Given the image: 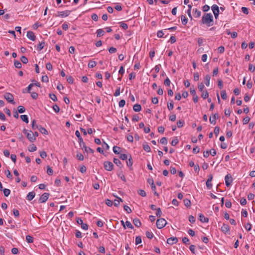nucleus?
I'll list each match as a JSON object with an SVG mask.
<instances>
[{
    "label": "nucleus",
    "mask_w": 255,
    "mask_h": 255,
    "mask_svg": "<svg viewBox=\"0 0 255 255\" xmlns=\"http://www.w3.org/2000/svg\"><path fill=\"white\" fill-rule=\"evenodd\" d=\"M71 11L70 10H65L63 11H60L58 12L59 15L61 16V17H66L68 16L70 13Z\"/></svg>",
    "instance_id": "nucleus-18"
},
{
    "label": "nucleus",
    "mask_w": 255,
    "mask_h": 255,
    "mask_svg": "<svg viewBox=\"0 0 255 255\" xmlns=\"http://www.w3.org/2000/svg\"><path fill=\"white\" fill-rule=\"evenodd\" d=\"M45 43L44 42H41V43H39V44L38 45L37 47V50L38 51H41L44 47Z\"/></svg>",
    "instance_id": "nucleus-38"
},
{
    "label": "nucleus",
    "mask_w": 255,
    "mask_h": 255,
    "mask_svg": "<svg viewBox=\"0 0 255 255\" xmlns=\"http://www.w3.org/2000/svg\"><path fill=\"white\" fill-rule=\"evenodd\" d=\"M23 132L30 142H33L36 140V138L34 137V134L32 131L30 130L28 131V130L24 129Z\"/></svg>",
    "instance_id": "nucleus-2"
},
{
    "label": "nucleus",
    "mask_w": 255,
    "mask_h": 255,
    "mask_svg": "<svg viewBox=\"0 0 255 255\" xmlns=\"http://www.w3.org/2000/svg\"><path fill=\"white\" fill-rule=\"evenodd\" d=\"M31 127L33 130L38 129L39 128V126L36 124V121L35 120H33L32 122Z\"/></svg>",
    "instance_id": "nucleus-37"
},
{
    "label": "nucleus",
    "mask_w": 255,
    "mask_h": 255,
    "mask_svg": "<svg viewBox=\"0 0 255 255\" xmlns=\"http://www.w3.org/2000/svg\"><path fill=\"white\" fill-rule=\"evenodd\" d=\"M2 191H3L4 195L6 197L8 196L10 193V190L8 189L4 188Z\"/></svg>",
    "instance_id": "nucleus-36"
},
{
    "label": "nucleus",
    "mask_w": 255,
    "mask_h": 255,
    "mask_svg": "<svg viewBox=\"0 0 255 255\" xmlns=\"http://www.w3.org/2000/svg\"><path fill=\"white\" fill-rule=\"evenodd\" d=\"M199 220L202 223H208L209 222V219L205 217L202 214H200Z\"/></svg>",
    "instance_id": "nucleus-19"
},
{
    "label": "nucleus",
    "mask_w": 255,
    "mask_h": 255,
    "mask_svg": "<svg viewBox=\"0 0 255 255\" xmlns=\"http://www.w3.org/2000/svg\"><path fill=\"white\" fill-rule=\"evenodd\" d=\"M167 224L166 221L163 218H160L156 221V227L158 229H162L165 227Z\"/></svg>",
    "instance_id": "nucleus-3"
},
{
    "label": "nucleus",
    "mask_w": 255,
    "mask_h": 255,
    "mask_svg": "<svg viewBox=\"0 0 255 255\" xmlns=\"http://www.w3.org/2000/svg\"><path fill=\"white\" fill-rule=\"evenodd\" d=\"M193 15L195 17L198 18L201 16V11L198 10L197 8L193 9Z\"/></svg>",
    "instance_id": "nucleus-20"
},
{
    "label": "nucleus",
    "mask_w": 255,
    "mask_h": 255,
    "mask_svg": "<svg viewBox=\"0 0 255 255\" xmlns=\"http://www.w3.org/2000/svg\"><path fill=\"white\" fill-rule=\"evenodd\" d=\"M133 223L134 225L137 227H139L141 225L140 220L138 219H136V218L134 219L133 220Z\"/></svg>",
    "instance_id": "nucleus-24"
},
{
    "label": "nucleus",
    "mask_w": 255,
    "mask_h": 255,
    "mask_svg": "<svg viewBox=\"0 0 255 255\" xmlns=\"http://www.w3.org/2000/svg\"><path fill=\"white\" fill-rule=\"evenodd\" d=\"M226 185L229 187L233 182V178L230 174H228L225 177Z\"/></svg>",
    "instance_id": "nucleus-8"
},
{
    "label": "nucleus",
    "mask_w": 255,
    "mask_h": 255,
    "mask_svg": "<svg viewBox=\"0 0 255 255\" xmlns=\"http://www.w3.org/2000/svg\"><path fill=\"white\" fill-rule=\"evenodd\" d=\"M38 129L42 134H48V131H47V130L44 128L42 127L41 126H39Z\"/></svg>",
    "instance_id": "nucleus-23"
},
{
    "label": "nucleus",
    "mask_w": 255,
    "mask_h": 255,
    "mask_svg": "<svg viewBox=\"0 0 255 255\" xmlns=\"http://www.w3.org/2000/svg\"><path fill=\"white\" fill-rule=\"evenodd\" d=\"M156 215L158 217H160L161 216L162 212L160 208L156 209Z\"/></svg>",
    "instance_id": "nucleus-61"
},
{
    "label": "nucleus",
    "mask_w": 255,
    "mask_h": 255,
    "mask_svg": "<svg viewBox=\"0 0 255 255\" xmlns=\"http://www.w3.org/2000/svg\"><path fill=\"white\" fill-rule=\"evenodd\" d=\"M178 242V238L176 237H171L168 238L167 240V243L169 245H172L174 244H176Z\"/></svg>",
    "instance_id": "nucleus-12"
},
{
    "label": "nucleus",
    "mask_w": 255,
    "mask_h": 255,
    "mask_svg": "<svg viewBox=\"0 0 255 255\" xmlns=\"http://www.w3.org/2000/svg\"><path fill=\"white\" fill-rule=\"evenodd\" d=\"M118 176L125 182H126V179L125 178V176L123 173V172L120 171L118 173Z\"/></svg>",
    "instance_id": "nucleus-27"
},
{
    "label": "nucleus",
    "mask_w": 255,
    "mask_h": 255,
    "mask_svg": "<svg viewBox=\"0 0 255 255\" xmlns=\"http://www.w3.org/2000/svg\"><path fill=\"white\" fill-rule=\"evenodd\" d=\"M97 65V62L94 61H90L88 63V67L89 68H93L95 67Z\"/></svg>",
    "instance_id": "nucleus-34"
},
{
    "label": "nucleus",
    "mask_w": 255,
    "mask_h": 255,
    "mask_svg": "<svg viewBox=\"0 0 255 255\" xmlns=\"http://www.w3.org/2000/svg\"><path fill=\"white\" fill-rule=\"evenodd\" d=\"M221 97L223 100H226L227 98V94L225 90H223L221 92Z\"/></svg>",
    "instance_id": "nucleus-43"
},
{
    "label": "nucleus",
    "mask_w": 255,
    "mask_h": 255,
    "mask_svg": "<svg viewBox=\"0 0 255 255\" xmlns=\"http://www.w3.org/2000/svg\"><path fill=\"white\" fill-rule=\"evenodd\" d=\"M146 236L147 238L149 239H151L153 238V234L152 232H149V231H146Z\"/></svg>",
    "instance_id": "nucleus-40"
},
{
    "label": "nucleus",
    "mask_w": 255,
    "mask_h": 255,
    "mask_svg": "<svg viewBox=\"0 0 255 255\" xmlns=\"http://www.w3.org/2000/svg\"><path fill=\"white\" fill-rule=\"evenodd\" d=\"M37 149V147L34 144H32L30 146V147L28 148V151L30 152H33L36 151Z\"/></svg>",
    "instance_id": "nucleus-45"
},
{
    "label": "nucleus",
    "mask_w": 255,
    "mask_h": 255,
    "mask_svg": "<svg viewBox=\"0 0 255 255\" xmlns=\"http://www.w3.org/2000/svg\"><path fill=\"white\" fill-rule=\"evenodd\" d=\"M47 173L49 175H52L53 173V170L49 167V166H47Z\"/></svg>",
    "instance_id": "nucleus-50"
},
{
    "label": "nucleus",
    "mask_w": 255,
    "mask_h": 255,
    "mask_svg": "<svg viewBox=\"0 0 255 255\" xmlns=\"http://www.w3.org/2000/svg\"><path fill=\"white\" fill-rule=\"evenodd\" d=\"M106 204L109 207H111L113 205V202L110 199H107L106 200Z\"/></svg>",
    "instance_id": "nucleus-56"
},
{
    "label": "nucleus",
    "mask_w": 255,
    "mask_h": 255,
    "mask_svg": "<svg viewBox=\"0 0 255 255\" xmlns=\"http://www.w3.org/2000/svg\"><path fill=\"white\" fill-rule=\"evenodd\" d=\"M114 162L115 164H116L119 167H120V168L122 167L123 165L122 164V162L119 159L114 158Z\"/></svg>",
    "instance_id": "nucleus-22"
},
{
    "label": "nucleus",
    "mask_w": 255,
    "mask_h": 255,
    "mask_svg": "<svg viewBox=\"0 0 255 255\" xmlns=\"http://www.w3.org/2000/svg\"><path fill=\"white\" fill-rule=\"evenodd\" d=\"M17 110L19 113L21 114L25 112V109L24 107H23V106H19L17 108Z\"/></svg>",
    "instance_id": "nucleus-48"
},
{
    "label": "nucleus",
    "mask_w": 255,
    "mask_h": 255,
    "mask_svg": "<svg viewBox=\"0 0 255 255\" xmlns=\"http://www.w3.org/2000/svg\"><path fill=\"white\" fill-rule=\"evenodd\" d=\"M121 148L119 146H114L113 147V151L115 154H119L121 152Z\"/></svg>",
    "instance_id": "nucleus-29"
},
{
    "label": "nucleus",
    "mask_w": 255,
    "mask_h": 255,
    "mask_svg": "<svg viewBox=\"0 0 255 255\" xmlns=\"http://www.w3.org/2000/svg\"><path fill=\"white\" fill-rule=\"evenodd\" d=\"M160 143L162 144H166L167 143V139L166 137H163L160 139Z\"/></svg>",
    "instance_id": "nucleus-64"
},
{
    "label": "nucleus",
    "mask_w": 255,
    "mask_h": 255,
    "mask_svg": "<svg viewBox=\"0 0 255 255\" xmlns=\"http://www.w3.org/2000/svg\"><path fill=\"white\" fill-rule=\"evenodd\" d=\"M20 60L24 64H26L28 62V59L25 56H22Z\"/></svg>",
    "instance_id": "nucleus-47"
},
{
    "label": "nucleus",
    "mask_w": 255,
    "mask_h": 255,
    "mask_svg": "<svg viewBox=\"0 0 255 255\" xmlns=\"http://www.w3.org/2000/svg\"><path fill=\"white\" fill-rule=\"evenodd\" d=\"M212 179H213V175L212 174H210L208 176V178L206 183V186L209 189H211L212 187V184L211 183V181H212Z\"/></svg>",
    "instance_id": "nucleus-10"
},
{
    "label": "nucleus",
    "mask_w": 255,
    "mask_h": 255,
    "mask_svg": "<svg viewBox=\"0 0 255 255\" xmlns=\"http://www.w3.org/2000/svg\"><path fill=\"white\" fill-rule=\"evenodd\" d=\"M75 135L78 137V138L79 139V143L80 146H82V145L84 144V142L83 141L82 137H81V136L80 135V132L78 130H76L75 132Z\"/></svg>",
    "instance_id": "nucleus-11"
},
{
    "label": "nucleus",
    "mask_w": 255,
    "mask_h": 255,
    "mask_svg": "<svg viewBox=\"0 0 255 255\" xmlns=\"http://www.w3.org/2000/svg\"><path fill=\"white\" fill-rule=\"evenodd\" d=\"M181 19L182 23L183 25H186L187 24V23L188 22L187 18L184 15H182L181 16Z\"/></svg>",
    "instance_id": "nucleus-30"
},
{
    "label": "nucleus",
    "mask_w": 255,
    "mask_h": 255,
    "mask_svg": "<svg viewBox=\"0 0 255 255\" xmlns=\"http://www.w3.org/2000/svg\"><path fill=\"white\" fill-rule=\"evenodd\" d=\"M201 22L207 26H212L214 22L212 14L211 13H204L202 17Z\"/></svg>",
    "instance_id": "nucleus-1"
},
{
    "label": "nucleus",
    "mask_w": 255,
    "mask_h": 255,
    "mask_svg": "<svg viewBox=\"0 0 255 255\" xmlns=\"http://www.w3.org/2000/svg\"><path fill=\"white\" fill-rule=\"evenodd\" d=\"M4 173L8 178H9L10 179H12V175L9 170H5L4 171Z\"/></svg>",
    "instance_id": "nucleus-42"
},
{
    "label": "nucleus",
    "mask_w": 255,
    "mask_h": 255,
    "mask_svg": "<svg viewBox=\"0 0 255 255\" xmlns=\"http://www.w3.org/2000/svg\"><path fill=\"white\" fill-rule=\"evenodd\" d=\"M50 194L48 193H44L39 198V202L40 203H45L48 199Z\"/></svg>",
    "instance_id": "nucleus-6"
},
{
    "label": "nucleus",
    "mask_w": 255,
    "mask_h": 255,
    "mask_svg": "<svg viewBox=\"0 0 255 255\" xmlns=\"http://www.w3.org/2000/svg\"><path fill=\"white\" fill-rule=\"evenodd\" d=\"M35 193L33 191H32V192H30L27 195V196H26V199L28 201H31L32 200L34 197H35Z\"/></svg>",
    "instance_id": "nucleus-17"
},
{
    "label": "nucleus",
    "mask_w": 255,
    "mask_h": 255,
    "mask_svg": "<svg viewBox=\"0 0 255 255\" xmlns=\"http://www.w3.org/2000/svg\"><path fill=\"white\" fill-rule=\"evenodd\" d=\"M133 109L135 112H137L141 110V107L140 105L137 104L133 106Z\"/></svg>",
    "instance_id": "nucleus-26"
},
{
    "label": "nucleus",
    "mask_w": 255,
    "mask_h": 255,
    "mask_svg": "<svg viewBox=\"0 0 255 255\" xmlns=\"http://www.w3.org/2000/svg\"><path fill=\"white\" fill-rule=\"evenodd\" d=\"M82 149H84L85 151L86 152H90L91 153H93L94 151L92 148L89 147H87V145L84 143V145H82V146H80Z\"/></svg>",
    "instance_id": "nucleus-14"
},
{
    "label": "nucleus",
    "mask_w": 255,
    "mask_h": 255,
    "mask_svg": "<svg viewBox=\"0 0 255 255\" xmlns=\"http://www.w3.org/2000/svg\"><path fill=\"white\" fill-rule=\"evenodd\" d=\"M221 231L225 234H230V228L228 225L224 224L221 227Z\"/></svg>",
    "instance_id": "nucleus-13"
},
{
    "label": "nucleus",
    "mask_w": 255,
    "mask_h": 255,
    "mask_svg": "<svg viewBox=\"0 0 255 255\" xmlns=\"http://www.w3.org/2000/svg\"><path fill=\"white\" fill-rule=\"evenodd\" d=\"M77 158L80 161H82L84 160V156L81 153L77 152L76 155Z\"/></svg>",
    "instance_id": "nucleus-39"
},
{
    "label": "nucleus",
    "mask_w": 255,
    "mask_h": 255,
    "mask_svg": "<svg viewBox=\"0 0 255 255\" xmlns=\"http://www.w3.org/2000/svg\"><path fill=\"white\" fill-rule=\"evenodd\" d=\"M46 69L49 70V71H50V70H52V69H53V67H52V64L49 62V63H47L46 65Z\"/></svg>",
    "instance_id": "nucleus-58"
},
{
    "label": "nucleus",
    "mask_w": 255,
    "mask_h": 255,
    "mask_svg": "<svg viewBox=\"0 0 255 255\" xmlns=\"http://www.w3.org/2000/svg\"><path fill=\"white\" fill-rule=\"evenodd\" d=\"M125 226H126V228L127 227L128 228L131 229H132L133 228V227L132 225V224L130 223V222L129 221H127L125 222Z\"/></svg>",
    "instance_id": "nucleus-44"
},
{
    "label": "nucleus",
    "mask_w": 255,
    "mask_h": 255,
    "mask_svg": "<svg viewBox=\"0 0 255 255\" xmlns=\"http://www.w3.org/2000/svg\"><path fill=\"white\" fill-rule=\"evenodd\" d=\"M184 205L187 207H190L191 206V201L188 199H185L183 200Z\"/></svg>",
    "instance_id": "nucleus-32"
},
{
    "label": "nucleus",
    "mask_w": 255,
    "mask_h": 255,
    "mask_svg": "<svg viewBox=\"0 0 255 255\" xmlns=\"http://www.w3.org/2000/svg\"><path fill=\"white\" fill-rule=\"evenodd\" d=\"M219 118L218 114L216 113L213 116V119L211 117L209 119V121L211 124L215 125L216 123V120Z\"/></svg>",
    "instance_id": "nucleus-16"
},
{
    "label": "nucleus",
    "mask_w": 255,
    "mask_h": 255,
    "mask_svg": "<svg viewBox=\"0 0 255 255\" xmlns=\"http://www.w3.org/2000/svg\"><path fill=\"white\" fill-rule=\"evenodd\" d=\"M170 83H171V82H170V80H169V79L168 78H167L165 80H164V84L165 86H169L170 85Z\"/></svg>",
    "instance_id": "nucleus-63"
},
{
    "label": "nucleus",
    "mask_w": 255,
    "mask_h": 255,
    "mask_svg": "<svg viewBox=\"0 0 255 255\" xmlns=\"http://www.w3.org/2000/svg\"><path fill=\"white\" fill-rule=\"evenodd\" d=\"M210 79L211 77L209 75H207L204 78L205 83L207 86H209L210 85Z\"/></svg>",
    "instance_id": "nucleus-21"
},
{
    "label": "nucleus",
    "mask_w": 255,
    "mask_h": 255,
    "mask_svg": "<svg viewBox=\"0 0 255 255\" xmlns=\"http://www.w3.org/2000/svg\"><path fill=\"white\" fill-rule=\"evenodd\" d=\"M97 36L98 37H100L104 34V31L102 29H99L97 30Z\"/></svg>",
    "instance_id": "nucleus-25"
},
{
    "label": "nucleus",
    "mask_w": 255,
    "mask_h": 255,
    "mask_svg": "<svg viewBox=\"0 0 255 255\" xmlns=\"http://www.w3.org/2000/svg\"><path fill=\"white\" fill-rule=\"evenodd\" d=\"M20 118L23 122H24L26 124L28 123L29 121H28V117L27 115H21Z\"/></svg>",
    "instance_id": "nucleus-31"
},
{
    "label": "nucleus",
    "mask_w": 255,
    "mask_h": 255,
    "mask_svg": "<svg viewBox=\"0 0 255 255\" xmlns=\"http://www.w3.org/2000/svg\"><path fill=\"white\" fill-rule=\"evenodd\" d=\"M105 169L107 171H112L113 169L114 164L112 162L105 161L104 163Z\"/></svg>",
    "instance_id": "nucleus-7"
},
{
    "label": "nucleus",
    "mask_w": 255,
    "mask_h": 255,
    "mask_svg": "<svg viewBox=\"0 0 255 255\" xmlns=\"http://www.w3.org/2000/svg\"><path fill=\"white\" fill-rule=\"evenodd\" d=\"M26 36L28 38H29L32 41H34L35 40V36L34 35V33L32 31H27Z\"/></svg>",
    "instance_id": "nucleus-15"
},
{
    "label": "nucleus",
    "mask_w": 255,
    "mask_h": 255,
    "mask_svg": "<svg viewBox=\"0 0 255 255\" xmlns=\"http://www.w3.org/2000/svg\"><path fill=\"white\" fill-rule=\"evenodd\" d=\"M41 81L43 82H48L49 81L48 76L47 75L42 76Z\"/></svg>",
    "instance_id": "nucleus-59"
},
{
    "label": "nucleus",
    "mask_w": 255,
    "mask_h": 255,
    "mask_svg": "<svg viewBox=\"0 0 255 255\" xmlns=\"http://www.w3.org/2000/svg\"><path fill=\"white\" fill-rule=\"evenodd\" d=\"M147 182L151 186V188L152 189V191H153L154 192V194L155 195H157L158 196V193L155 191V190H156V186L154 183V181L152 179H148L147 180Z\"/></svg>",
    "instance_id": "nucleus-9"
},
{
    "label": "nucleus",
    "mask_w": 255,
    "mask_h": 255,
    "mask_svg": "<svg viewBox=\"0 0 255 255\" xmlns=\"http://www.w3.org/2000/svg\"><path fill=\"white\" fill-rule=\"evenodd\" d=\"M201 96L204 99L208 98V97L209 96V94H208V92H207V91L203 92Z\"/></svg>",
    "instance_id": "nucleus-53"
},
{
    "label": "nucleus",
    "mask_w": 255,
    "mask_h": 255,
    "mask_svg": "<svg viewBox=\"0 0 255 255\" xmlns=\"http://www.w3.org/2000/svg\"><path fill=\"white\" fill-rule=\"evenodd\" d=\"M179 141L177 137H175L171 141V145L172 146H175L178 143Z\"/></svg>",
    "instance_id": "nucleus-49"
},
{
    "label": "nucleus",
    "mask_w": 255,
    "mask_h": 255,
    "mask_svg": "<svg viewBox=\"0 0 255 255\" xmlns=\"http://www.w3.org/2000/svg\"><path fill=\"white\" fill-rule=\"evenodd\" d=\"M184 123V122L183 121H181V120L178 121L177 122V126L179 128H182L183 126Z\"/></svg>",
    "instance_id": "nucleus-54"
},
{
    "label": "nucleus",
    "mask_w": 255,
    "mask_h": 255,
    "mask_svg": "<svg viewBox=\"0 0 255 255\" xmlns=\"http://www.w3.org/2000/svg\"><path fill=\"white\" fill-rule=\"evenodd\" d=\"M124 209L125 211L127 212V213L129 214L131 212V209L127 205H125L124 206Z\"/></svg>",
    "instance_id": "nucleus-51"
},
{
    "label": "nucleus",
    "mask_w": 255,
    "mask_h": 255,
    "mask_svg": "<svg viewBox=\"0 0 255 255\" xmlns=\"http://www.w3.org/2000/svg\"><path fill=\"white\" fill-rule=\"evenodd\" d=\"M49 96L50 98L54 102H56L57 101V98L56 96L54 94H49Z\"/></svg>",
    "instance_id": "nucleus-46"
},
{
    "label": "nucleus",
    "mask_w": 255,
    "mask_h": 255,
    "mask_svg": "<svg viewBox=\"0 0 255 255\" xmlns=\"http://www.w3.org/2000/svg\"><path fill=\"white\" fill-rule=\"evenodd\" d=\"M34 86V84L33 83H31L28 85V86L23 91V93H24L26 92L27 93H30V91L31 90L32 87Z\"/></svg>",
    "instance_id": "nucleus-28"
},
{
    "label": "nucleus",
    "mask_w": 255,
    "mask_h": 255,
    "mask_svg": "<svg viewBox=\"0 0 255 255\" xmlns=\"http://www.w3.org/2000/svg\"><path fill=\"white\" fill-rule=\"evenodd\" d=\"M215 18L217 19L219 14V7L216 4H214L211 7Z\"/></svg>",
    "instance_id": "nucleus-5"
},
{
    "label": "nucleus",
    "mask_w": 255,
    "mask_h": 255,
    "mask_svg": "<svg viewBox=\"0 0 255 255\" xmlns=\"http://www.w3.org/2000/svg\"><path fill=\"white\" fill-rule=\"evenodd\" d=\"M14 66L17 68H20L22 66V64L20 61L18 60H15L14 62Z\"/></svg>",
    "instance_id": "nucleus-35"
},
{
    "label": "nucleus",
    "mask_w": 255,
    "mask_h": 255,
    "mask_svg": "<svg viewBox=\"0 0 255 255\" xmlns=\"http://www.w3.org/2000/svg\"><path fill=\"white\" fill-rule=\"evenodd\" d=\"M4 98L8 102L12 104H14L15 102H14V98L13 95L9 93H6L4 95Z\"/></svg>",
    "instance_id": "nucleus-4"
},
{
    "label": "nucleus",
    "mask_w": 255,
    "mask_h": 255,
    "mask_svg": "<svg viewBox=\"0 0 255 255\" xmlns=\"http://www.w3.org/2000/svg\"><path fill=\"white\" fill-rule=\"evenodd\" d=\"M174 105L173 102L172 101L170 103H168L167 104V108L169 111L172 110L173 109Z\"/></svg>",
    "instance_id": "nucleus-52"
},
{
    "label": "nucleus",
    "mask_w": 255,
    "mask_h": 255,
    "mask_svg": "<svg viewBox=\"0 0 255 255\" xmlns=\"http://www.w3.org/2000/svg\"><path fill=\"white\" fill-rule=\"evenodd\" d=\"M26 240L28 243H32L33 242V238L30 235H27L26 236Z\"/></svg>",
    "instance_id": "nucleus-33"
},
{
    "label": "nucleus",
    "mask_w": 255,
    "mask_h": 255,
    "mask_svg": "<svg viewBox=\"0 0 255 255\" xmlns=\"http://www.w3.org/2000/svg\"><path fill=\"white\" fill-rule=\"evenodd\" d=\"M210 9V6L207 5L205 4L202 7V10L204 12H207Z\"/></svg>",
    "instance_id": "nucleus-57"
},
{
    "label": "nucleus",
    "mask_w": 255,
    "mask_h": 255,
    "mask_svg": "<svg viewBox=\"0 0 255 255\" xmlns=\"http://www.w3.org/2000/svg\"><path fill=\"white\" fill-rule=\"evenodd\" d=\"M218 85L220 89H222L223 87V81L221 79H219L218 80Z\"/></svg>",
    "instance_id": "nucleus-62"
},
{
    "label": "nucleus",
    "mask_w": 255,
    "mask_h": 255,
    "mask_svg": "<svg viewBox=\"0 0 255 255\" xmlns=\"http://www.w3.org/2000/svg\"><path fill=\"white\" fill-rule=\"evenodd\" d=\"M250 119L249 117H246L244 118L243 120V124L246 125L248 124L250 122Z\"/></svg>",
    "instance_id": "nucleus-55"
},
{
    "label": "nucleus",
    "mask_w": 255,
    "mask_h": 255,
    "mask_svg": "<svg viewBox=\"0 0 255 255\" xmlns=\"http://www.w3.org/2000/svg\"><path fill=\"white\" fill-rule=\"evenodd\" d=\"M53 109L57 113H58L60 111V108L57 105H54L53 106Z\"/></svg>",
    "instance_id": "nucleus-60"
},
{
    "label": "nucleus",
    "mask_w": 255,
    "mask_h": 255,
    "mask_svg": "<svg viewBox=\"0 0 255 255\" xmlns=\"http://www.w3.org/2000/svg\"><path fill=\"white\" fill-rule=\"evenodd\" d=\"M141 242H142L141 237L139 236H137L135 238V244L137 245H138V244L141 243Z\"/></svg>",
    "instance_id": "nucleus-41"
}]
</instances>
